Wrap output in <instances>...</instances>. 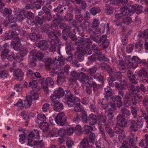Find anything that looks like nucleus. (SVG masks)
Segmentation results:
<instances>
[{"instance_id": "obj_40", "label": "nucleus", "mask_w": 148, "mask_h": 148, "mask_svg": "<svg viewBox=\"0 0 148 148\" xmlns=\"http://www.w3.org/2000/svg\"><path fill=\"white\" fill-rule=\"evenodd\" d=\"M113 8L108 4H106V8L105 9V12L108 14H112L113 11Z\"/></svg>"}, {"instance_id": "obj_13", "label": "nucleus", "mask_w": 148, "mask_h": 148, "mask_svg": "<svg viewBox=\"0 0 148 148\" xmlns=\"http://www.w3.org/2000/svg\"><path fill=\"white\" fill-rule=\"evenodd\" d=\"M39 137V131L34 130L33 132H31L28 135L27 139L28 143H32L33 141V139L34 138H37Z\"/></svg>"}, {"instance_id": "obj_58", "label": "nucleus", "mask_w": 148, "mask_h": 148, "mask_svg": "<svg viewBox=\"0 0 148 148\" xmlns=\"http://www.w3.org/2000/svg\"><path fill=\"white\" fill-rule=\"evenodd\" d=\"M99 56L97 57V59L98 60L100 61H106L108 60V58L102 54L99 55Z\"/></svg>"}, {"instance_id": "obj_38", "label": "nucleus", "mask_w": 148, "mask_h": 148, "mask_svg": "<svg viewBox=\"0 0 148 148\" xmlns=\"http://www.w3.org/2000/svg\"><path fill=\"white\" fill-rule=\"evenodd\" d=\"M54 93H55V94L59 98L63 96L64 94V92L62 88H58L57 90L54 91Z\"/></svg>"}, {"instance_id": "obj_16", "label": "nucleus", "mask_w": 148, "mask_h": 148, "mask_svg": "<svg viewBox=\"0 0 148 148\" xmlns=\"http://www.w3.org/2000/svg\"><path fill=\"white\" fill-rule=\"evenodd\" d=\"M132 62L129 63L130 65L132 66V68L135 69L137 67L138 64L141 63L142 61L137 56H134L132 58Z\"/></svg>"}, {"instance_id": "obj_45", "label": "nucleus", "mask_w": 148, "mask_h": 148, "mask_svg": "<svg viewBox=\"0 0 148 148\" xmlns=\"http://www.w3.org/2000/svg\"><path fill=\"white\" fill-rule=\"evenodd\" d=\"M126 6L131 16L134 13L136 7H135V5H131L129 4H127Z\"/></svg>"}, {"instance_id": "obj_3", "label": "nucleus", "mask_w": 148, "mask_h": 148, "mask_svg": "<svg viewBox=\"0 0 148 148\" xmlns=\"http://www.w3.org/2000/svg\"><path fill=\"white\" fill-rule=\"evenodd\" d=\"M126 87L128 89V91L125 97V103L126 106H129L131 104L130 98L134 96L136 93L135 92V89L133 85L131 84H127Z\"/></svg>"}, {"instance_id": "obj_46", "label": "nucleus", "mask_w": 148, "mask_h": 148, "mask_svg": "<svg viewBox=\"0 0 148 148\" xmlns=\"http://www.w3.org/2000/svg\"><path fill=\"white\" fill-rule=\"evenodd\" d=\"M92 50L97 55H100L101 54V50L98 48L94 44L92 45Z\"/></svg>"}, {"instance_id": "obj_37", "label": "nucleus", "mask_w": 148, "mask_h": 148, "mask_svg": "<svg viewBox=\"0 0 148 148\" xmlns=\"http://www.w3.org/2000/svg\"><path fill=\"white\" fill-rule=\"evenodd\" d=\"M9 76L8 71L6 70L0 71V77L3 79L7 78Z\"/></svg>"}, {"instance_id": "obj_59", "label": "nucleus", "mask_w": 148, "mask_h": 148, "mask_svg": "<svg viewBox=\"0 0 148 148\" xmlns=\"http://www.w3.org/2000/svg\"><path fill=\"white\" fill-rule=\"evenodd\" d=\"M96 29V28H94V27L91 26L87 30V31L90 34V35H95V31Z\"/></svg>"}, {"instance_id": "obj_18", "label": "nucleus", "mask_w": 148, "mask_h": 148, "mask_svg": "<svg viewBox=\"0 0 148 148\" xmlns=\"http://www.w3.org/2000/svg\"><path fill=\"white\" fill-rule=\"evenodd\" d=\"M24 74L22 70L20 69L16 70L14 72V76L15 79L18 81H21L23 78Z\"/></svg>"}, {"instance_id": "obj_29", "label": "nucleus", "mask_w": 148, "mask_h": 148, "mask_svg": "<svg viewBox=\"0 0 148 148\" xmlns=\"http://www.w3.org/2000/svg\"><path fill=\"white\" fill-rule=\"evenodd\" d=\"M46 120V117L45 114H39L37 116L36 122L37 123L41 124L42 123L45 122Z\"/></svg>"}, {"instance_id": "obj_36", "label": "nucleus", "mask_w": 148, "mask_h": 148, "mask_svg": "<svg viewBox=\"0 0 148 148\" xmlns=\"http://www.w3.org/2000/svg\"><path fill=\"white\" fill-rule=\"evenodd\" d=\"M10 27L11 28L13 31L17 32V34H20L21 29L20 27L16 24L14 23L10 25Z\"/></svg>"}, {"instance_id": "obj_15", "label": "nucleus", "mask_w": 148, "mask_h": 148, "mask_svg": "<svg viewBox=\"0 0 148 148\" xmlns=\"http://www.w3.org/2000/svg\"><path fill=\"white\" fill-rule=\"evenodd\" d=\"M138 129V124L135 120L131 121L130 122L129 127V132L130 133H134L137 131Z\"/></svg>"}, {"instance_id": "obj_53", "label": "nucleus", "mask_w": 148, "mask_h": 148, "mask_svg": "<svg viewBox=\"0 0 148 148\" xmlns=\"http://www.w3.org/2000/svg\"><path fill=\"white\" fill-rule=\"evenodd\" d=\"M89 142L91 143H94L95 141L96 136L93 133L90 134L89 136Z\"/></svg>"}, {"instance_id": "obj_24", "label": "nucleus", "mask_w": 148, "mask_h": 148, "mask_svg": "<svg viewBox=\"0 0 148 148\" xmlns=\"http://www.w3.org/2000/svg\"><path fill=\"white\" fill-rule=\"evenodd\" d=\"M108 100L105 98L99 100L98 101V104L104 109H106L108 107Z\"/></svg>"}, {"instance_id": "obj_31", "label": "nucleus", "mask_w": 148, "mask_h": 148, "mask_svg": "<svg viewBox=\"0 0 148 148\" xmlns=\"http://www.w3.org/2000/svg\"><path fill=\"white\" fill-rule=\"evenodd\" d=\"M29 95L27 96L29 99H32V100H36L38 99V95L36 92L34 90L31 91L30 92Z\"/></svg>"}, {"instance_id": "obj_44", "label": "nucleus", "mask_w": 148, "mask_h": 148, "mask_svg": "<svg viewBox=\"0 0 148 148\" xmlns=\"http://www.w3.org/2000/svg\"><path fill=\"white\" fill-rule=\"evenodd\" d=\"M59 26L64 32L66 31L68 32L69 31V27L68 26L67 24L65 23H60L59 24Z\"/></svg>"}, {"instance_id": "obj_11", "label": "nucleus", "mask_w": 148, "mask_h": 148, "mask_svg": "<svg viewBox=\"0 0 148 148\" xmlns=\"http://www.w3.org/2000/svg\"><path fill=\"white\" fill-rule=\"evenodd\" d=\"M79 99L77 97H73L72 94H70L67 97L66 103L69 107H72L76 102L79 101Z\"/></svg>"}, {"instance_id": "obj_12", "label": "nucleus", "mask_w": 148, "mask_h": 148, "mask_svg": "<svg viewBox=\"0 0 148 148\" xmlns=\"http://www.w3.org/2000/svg\"><path fill=\"white\" fill-rule=\"evenodd\" d=\"M78 78L79 80L83 83H86L89 79L90 80L92 79V78L87 76L84 73L81 72L78 73Z\"/></svg>"}, {"instance_id": "obj_43", "label": "nucleus", "mask_w": 148, "mask_h": 148, "mask_svg": "<svg viewBox=\"0 0 148 148\" xmlns=\"http://www.w3.org/2000/svg\"><path fill=\"white\" fill-rule=\"evenodd\" d=\"M90 11L92 15H95L96 14L101 11V9L99 7H96L91 8Z\"/></svg>"}, {"instance_id": "obj_35", "label": "nucleus", "mask_w": 148, "mask_h": 148, "mask_svg": "<svg viewBox=\"0 0 148 148\" xmlns=\"http://www.w3.org/2000/svg\"><path fill=\"white\" fill-rule=\"evenodd\" d=\"M79 100H80L79 99ZM75 107L74 108V110L75 112H79L83 110L84 109L83 107L80 104V101H76Z\"/></svg>"}, {"instance_id": "obj_34", "label": "nucleus", "mask_w": 148, "mask_h": 148, "mask_svg": "<svg viewBox=\"0 0 148 148\" xmlns=\"http://www.w3.org/2000/svg\"><path fill=\"white\" fill-rule=\"evenodd\" d=\"M105 129L109 135L110 136L112 137L114 136V132L110 128L109 125L108 123H105L104 124Z\"/></svg>"}, {"instance_id": "obj_56", "label": "nucleus", "mask_w": 148, "mask_h": 148, "mask_svg": "<svg viewBox=\"0 0 148 148\" xmlns=\"http://www.w3.org/2000/svg\"><path fill=\"white\" fill-rule=\"evenodd\" d=\"M40 125L41 128L43 130H48L49 125L48 123L46 122H44L41 123Z\"/></svg>"}, {"instance_id": "obj_50", "label": "nucleus", "mask_w": 148, "mask_h": 148, "mask_svg": "<svg viewBox=\"0 0 148 148\" xmlns=\"http://www.w3.org/2000/svg\"><path fill=\"white\" fill-rule=\"evenodd\" d=\"M87 114L85 111H84L82 116V122L85 123H88V118L87 119Z\"/></svg>"}, {"instance_id": "obj_28", "label": "nucleus", "mask_w": 148, "mask_h": 148, "mask_svg": "<svg viewBox=\"0 0 148 148\" xmlns=\"http://www.w3.org/2000/svg\"><path fill=\"white\" fill-rule=\"evenodd\" d=\"M136 75L137 78H139L143 76H144L145 77H147L148 74L145 69L142 68L139 70Z\"/></svg>"}, {"instance_id": "obj_63", "label": "nucleus", "mask_w": 148, "mask_h": 148, "mask_svg": "<svg viewBox=\"0 0 148 148\" xmlns=\"http://www.w3.org/2000/svg\"><path fill=\"white\" fill-rule=\"evenodd\" d=\"M99 23V20L97 18H95L93 20L92 26L94 27V28L97 29L98 27Z\"/></svg>"}, {"instance_id": "obj_60", "label": "nucleus", "mask_w": 148, "mask_h": 148, "mask_svg": "<svg viewBox=\"0 0 148 148\" xmlns=\"http://www.w3.org/2000/svg\"><path fill=\"white\" fill-rule=\"evenodd\" d=\"M73 18V15L70 13H67L66 14L64 17L65 19L68 21H71L72 19Z\"/></svg>"}, {"instance_id": "obj_1", "label": "nucleus", "mask_w": 148, "mask_h": 148, "mask_svg": "<svg viewBox=\"0 0 148 148\" xmlns=\"http://www.w3.org/2000/svg\"><path fill=\"white\" fill-rule=\"evenodd\" d=\"M3 47L4 49L1 52V58L2 60L4 61L7 59L8 60L11 61L14 59L17 62H20L23 60V56L20 54L15 56L14 53L12 52L11 54H9L10 51L8 49L9 46L8 44L5 43Z\"/></svg>"}, {"instance_id": "obj_26", "label": "nucleus", "mask_w": 148, "mask_h": 148, "mask_svg": "<svg viewBox=\"0 0 148 148\" xmlns=\"http://www.w3.org/2000/svg\"><path fill=\"white\" fill-rule=\"evenodd\" d=\"M27 16L28 19L27 21V23L29 25H33L34 23L33 14L31 12H28L27 13Z\"/></svg>"}, {"instance_id": "obj_49", "label": "nucleus", "mask_w": 148, "mask_h": 148, "mask_svg": "<svg viewBox=\"0 0 148 148\" xmlns=\"http://www.w3.org/2000/svg\"><path fill=\"white\" fill-rule=\"evenodd\" d=\"M74 132L76 134L79 135H81L83 133L81 127L79 125H77L75 127Z\"/></svg>"}, {"instance_id": "obj_20", "label": "nucleus", "mask_w": 148, "mask_h": 148, "mask_svg": "<svg viewBox=\"0 0 148 148\" xmlns=\"http://www.w3.org/2000/svg\"><path fill=\"white\" fill-rule=\"evenodd\" d=\"M117 121L118 124L121 127H125L127 124L125 119L121 114H119L117 116Z\"/></svg>"}, {"instance_id": "obj_19", "label": "nucleus", "mask_w": 148, "mask_h": 148, "mask_svg": "<svg viewBox=\"0 0 148 148\" xmlns=\"http://www.w3.org/2000/svg\"><path fill=\"white\" fill-rule=\"evenodd\" d=\"M89 142L88 138L85 137L82 140L80 145L83 148H93V146L90 144Z\"/></svg>"}, {"instance_id": "obj_51", "label": "nucleus", "mask_w": 148, "mask_h": 148, "mask_svg": "<svg viewBox=\"0 0 148 148\" xmlns=\"http://www.w3.org/2000/svg\"><path fill=\"white\" fill-rule=\"evenodd\" d=\"M121 111L123 114L126 117L131 115V113L130 110L125 108H122Z\"/></svg>"}, {"instance_id": "obj_25", "label": "nucleus", "mask_w": 148, "mask_h": 148, "mask_svg": "<svg viewBox=\"0 0 148 148\" xmlns=\"http://www.w3.org/2000/svg\"><path fill=\"white\" fill-rule=\"evenodd\" d=\"M53 103H54L53 108L55 111L59 112L63 109V106L62 104L60 103L59 101H54Z\"/></svg>"}, {"instance_id": "obj_23", "label": "nucleus", "mask_w": 148, "mask_h": 148, "mask_svg": "<svg viewBox=\"0 0 148 148\" xmlns=\"http://www.w3.org/2000/svg\"><path fill=\"white\" fill-rule=\"evenodd\" d=\"M120 86H119V83L116 82L115 83V87L119 90H125L127 85V83L124 81H121L120 82Z\"/></svg>"}, {"instance_id": "obj_5", "label": "nucleus", "mask_w": 148, "mask_h": 148, "mask_svg": "<svg viewBox=\"0 0 148 148\" xmlns=\"http://www.w3.org/2000/svg\"><path fill=\"white\" fill-rule=\"evenodd\" d=\"M58 36H56V38H50L51 40L50 42L51 46L50 49V51L52 52H54L57 49L58 53L60 54V49L62 44L58 38Z\"/></svg>"}, {"instance_id": "obj_30", "label": "nucleus", "mask_w": 148, "mask_h": 148, "mask_svg": "<svg viewBox=\"0 0 148 148\" xmlns=\"http://www.w3.org/2000/svg\"><path fill=\"white\" fill-rule=\"evenodd\" d=\"M117 19L119 20L120 22H123L127 25L130 23L132 21L131 18L130 17L127 16H122V18L121 17L120 18Z\"/></svg>"}, {"instance_id": "obj_9", "label": "nucleus", "mask_w": 148, "mask_h": 148, "mask_svg": "<svg viewBox=\"0 0 148 148\" xmlns=\"http://www.w3.org/2000/svg\"><path fill=\"white\" fill-rule=\"evenodd\" d=\"M77 51L75 53V58L79 61H83L84 59V56L86 53V52L84 51L83 48L77 47Z\"/></svg>"}, {"instance_id": "obj_62", "label": "nucleus", "mask_w": 148, "mask_h": 148, "mask_svg": "<svg viewBox=\"0 0 148 148\" xmlns=\"http://www.w3.org/2000/svg\"><path fill=\"white\" fill-rule=\"evenodd\" d=\"M107 116L109 120H111L113 118L114 114L112 110L108 109L107 112Z\"/></svg>"}, {"instance_id": "obj_39", "label": "nucleus", "mask_w": 148, "mask_h": 148, "mask_svg": "<svg viewBox=\"0 0 148 148\" xmlns=\"http://www.w3.org/2000/svg\"><path fill=\"white\" fill-rule=\"evenodd\" d=\"M33 145L37 148H42L44 146L42 140H41L38 141H34Z\"/></svg>"}, {"instance_id": "obj_47", "label": "nucleus", "mask_w": 148, "mask_h": 148, "mask_svg": "<svg viewBox=\"0 0 148 148\" xmlns=\"http://www.w3.org/2000/svg\"><path fill=\"white\" fill-rule=\"evenodd\" d=\"M58 129L57 128H54L51 130L49 134V137H53L54 136L58 135Z\"/></svg>"}, {"instance_id": "obj_22", "label": "nucleus", "mask_w": 148, "mask_h": 148, "mask_svg": "<svg viewBox=\"0 0 148 148\" xmlns=\"http://www.w3.org/2000/svg\"><path fill=\"white\" fill-rule=\"evenodd\" d=\"M97 118L96 115L92 113L88 116V123L90 125H94L97 122Z\"/></svg>"}, {"instance_id": "obj_10", "label": "nucleus", "mask_w": 148, "mask_h": 148, "mask_svg": "<svg viewBox=\"0 0 148 148\" xmlns=\"http://www.w3.org/2000/svg\"><path fill=\"white\" fill-rule=\"evenodd\" d=\"M0 11L3 14L8 15L9 16L12 13V10L10 8H4L5 6V4L2 2V0H0Z\"/></svg>"}, {"instance_id": "obj_33", "label": "nucleus", "mask_w": 148, "mask_h": 148, "mask_svg": "<svg viewBox=\"0 0 148 148\" xmlns=\"http://www.w3.org/2000/svg\"><path fill=\"white\" fill-rule=\"evenodd\" d=\"M110 88L108 87L105 88L104 97L108 99L109 97H110L112 99L113 96L112 95V92L110 90Z\"/></svg>"}, {"instance_id": "obj_6", "label": "nucleus", "mask_w": 148, "mask_h": 148, "mask_svg": "<svg viewBox=\"0 0 148 148\" xmlns=\"http://www.w3.org/2000/svg\"><path fill=\"white\" fill-rule=\"evenodd\" d=\"M56 60H52L50 58L47 59L46 62V64L48 66L50 75L52 76H54L55 74H57L56 69L57 68V65L56 64Z\"/></svg>"}, {"instance_id": "obj_7", "label": "nucleus", "mask_w": 148, "mask_h": 148, "mask_svg": "<svg viewBox=\"0 0 148 148\" xmlns=\"http://www.w3.org/2000/svg\"><path fill=\"white\" fill-rule=\"evenodd\" d=\"M55 120L57 124L62 126L65 125L66 121V118L64 114L61 112L58 114L55 118Z\"/></svg>"}, {"instance_id": "obj_41", "label": "nucleus", "mask_w": 148, "mask_h": 148, "mask_svg": "<svg viewBox=\"0 0 148 148\" xmlns=\"http://www.w3.org/2000/svg\"><path fill=\"white\" fill-rule=\"evenodd\" d=\"M27 100H25L24 102V107L25 108H29L32 104V100L27 97Z\"/></svg>"}, {"instance_id": "obj_17", "label": "nucleus", "mask_w": 148, "mask_h": 148, "mask_svg": "<svg viewBox=\"0 0 148 148\" xmlns=\"http://www.w3.org/2000/svg\"><path fill=\"white\" fill-rule=\"evenodd\" d=\"M100 43H101V44L99 45L100 46L102 45L105 48L108 47L109 45V41L108 40L107 38L106 35H103L100 38L99 40L98 44H99Z\"/></svg>"}, {"instance_id": "obj_4", "label": "nucleus", "mask_w": 148, "mask_h": 148, "mask_svg": "<svg viewBox=\"0 0 148 148\" xmlns=\"http://www.w3.org/2000/svg\"><path fill=\"white\" fill-rule=\"evenodd\" d=\"M44 56L43 54L41 52L33 51L32 52L29 58L31 61L30 62L29 65L32 67H34L36 65V61L37 60H40Z\"/></svg>"}, {"instance_id": "obj_48", "label": "nucleus", "mask_w": 148, "mask_h": 148, "mask_svg": "<svg viewBox=\"0 0 148 148\" xmlns=\"http://www.w3.org/2000/svg\"><path fill=\"white\" fill-rule=\"evenodd\" d=\"M75 18L77 22H81L83 21L84 19V17L83 15L81 14H76L75 16Z\"/></svg>"}, {"instance_id": "obj_27", "label": "nucleus", "mask_w": 148, "mask_h": 148, "mask_svg": "<svg viewBox=\"0 0 148 148\" xmlns=\"http://www.w3.org/2000/svg\"><path fill=\"white\" fill-rule=\"evenodd\" d=\"M135 134L133 133H130V134L128 136V139L129 142V145L132 146V147L135 146Z\"/></svg>"}, {"instance_id": "obj_8", "label": "nucleus", "mask_w": 148, "mask_h": 148, "mask_svg": "<svg viewBox=\"0 0 148 148\" xmlns=\"http://www.w3.org/2000/svg\"><path fill=\"white\" fill-rule=\"evenodd\" d=\"M120 11L121 13L115 14L116 19H119L121 17L122 18V16H125L128 15H130V12L126 5L122 6L121 7Z\"/></svg>"}, {"instance_id": "obj_57", "label": "nucleus", "mask_w": 148, "mask_h": 148, "mask_svg": "<svg viewBox=\"0 0 148 148\" xmlns=\"http://www.w3.org/2000/svg\"><path fill=\"white\" fill-rule=\"evenodd\" d=\"M97 69L95 66H93L92 67L89 68L86 70L87 72L90 74L92 75L95 73L97 71Z\"/></svg>"}, {"instance_id": "obj_52", "label": "nucleus", "mask_w": 148, "mask_h": 148, "mask_svg": "<svg viewBox=\"0 0 148 148\" xmlns=\"http://www.w3.org/2000/svg\"><path fill=\"white\" fill-rule=\"evenodd\" d=\"M78 73H77L75 71H72L71 73V78L73 80H75L78 78Z\"/></svg>"}, {"instance_id": "obj_55", "label": "nucleus", "mask_w": 148, "mask_h": 148, "mask_svg": "<svg viewBox=\"0 0 148 148\" xmlns=\"http://www.w3.org/2000/svg\"><path fill=\"white\" fill-rule=\"evenodd\" d=\"M126 62H122L119 61L118 66L120 70H123L126 69Z\"/></svg>"}, {"instance_id": "obj_42", "label": "nucleus", "mask_w": 148, "mask_h": 148, "mask_svg": "<svg viewBox=\"0 0 148 148\" xmlns=\"http://www.w3.org/2000/svg\"><path fill=\"white\" fill-rule=\"evenodd\" d=\"M93 130V128L90 126L86 125L84 126V131L85 134L91 133Z\"/></svg>"}, {"instance_id": "obj_32", "label": "nucleus", "mask_w": 148, "mask_h": 148, "mask_svg": "<svg viewBox=\"0 0 148 148\" xmlns=\"http://www.w3.org/2000/svg\"><path fill=\"white\" fill-rule=\"evenodd\" d=\"M29 38L32 41H35L38 39L41 38L42 36L40 34H37L35 33H32L29 36Z\"/></svg>"}, {"instance_id": "obj_2", "label": "nucleus", "mask_w": 148, "mask_h": 148, "mask_svg": "<svg viewBox=\"0 0 148 148\" xmlns=\"http://www.w3.org/2000/svg\"><path fill=\"white\" fill-rule=\"evenodd\" d=\"M42 31L46 32L50 38H56V36H60L61 31L56 27L50 26L48 24H45L42 27Z\"/></svg>"}, {"instance_id": "obj_64", "label": "nucleus", "mask_w": 148, "mask_h": 148, "mask_svg": "<svg viewBox=\"0 0 148 148\" xmlns=\"http://www.w3.org/2000/svg\"><path fill=\"white\" fill-rule=\"evenodd\" d=\"M136 88L137 91L139 92L140 90L143 92L145 91V88L142 84H140L139 86L137 85L136 87Z\"/></svg>"}, {"instance_id": "obj_61", "label": "nucleus", "mask_w": 148, "mask_h": 148, "mask_svg": "<svg viewBox=\"0 0 148 148\" xmlns=\"http://www.w3.org/2000/svg\"><path fill=\"white\" fill-rule=\"evenodd\" d=\"M109 68H108L107 69V70L109 76H113L112 74H114V72L116 71V69L114 67L112 69L109 66Z\"/></svg>"}, {"instance_id": "obj_21", "label": "nucleus", "mask_w": 148, "mask_h": 148, "mask_svg": "<svg viewBox=\"0 0 148 148\" xmlns=\"http://www.w3.org/2000/svg\"><path fill=\"white\" fill-rule=\"evenodd\" d=\"M38 47L42 50H46L49 48L48 42L46 40H42L38 44Z\"/></svg>"}, {"instance_id": "obj_54", "label": "nucleus", "mask_w": 148, "mask_h": 148, "mask_svg": "<svg viewBox=\"0 0 148 148\" xmlns=\"http://www.w3.org/2000/svg\"><path fill=\"white\" fill-rule=\"evenodd\" d=\"M62 8V6L59 5L56 8L54 9V11L55 12H57L59 13H61L63 12H64L66 13V11L65 10L66 8H62Z\"/></svg>"}, {"instance_id": "obj_14", "label": "nucleus", "mask_w": 148, "mask_h": 148, "mask_svg": "<svg viewBox=\"0 0 148 148\" xmlns=\"http://www.w3.org/2000/svg\"><path fill=\"white\" fill-rule=\"evenodd\" d=\"M20 40V38L18 37H16L13 40V48L15 50L18 51L21 50V44Z\"/></svg>"}]
</instances>
